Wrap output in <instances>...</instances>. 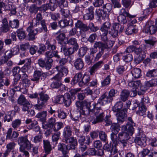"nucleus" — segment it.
<instances>
[{
    "label": "nucleus",
    "mask_w": 157,
    "mask_h": 157,
    "mask_svg": "<svg viewBox=\"0 0 157 157\" xmlns=\"http://www.w3.org/2000/svg\"><path fill=\"white\" fill-rule=\"evenodd\" d=\"M47 49L50 50L47 51L45 53L46 57L44 59L41 58L38 60V63L39 66L42 68H45L49 70L52 67L53 65V60L52 58L55 57L58 58H59V56L57 54L58 52L54 50L56 48V46L52 44L50 42L48 41L47 42Z\"/></svg>",
    "instance_id": "obj_1"
},
{
    "label": "nucleus",
    "mask_w": 157,
    "mask_h": 157,
    "mask_svg": "<svg viewBox=\"0 0 157 157\" xmlns=\"http://www.w3.org/2000/svg\"><path fill=\"white\" fill-rule=\"evenodd\" d=\"M99 99L98 100L97 102L96 103L94 101H89L85 100L84 103L86 105V106L94 113L96 116V118L92 122L93 124H95L97 123L102 122L104 120V111L101 109L100 106H103L99 103Z\"/></svg>",
    "instance_id": "obj_2"
},
{
    "label": "nucleus",
    "mask_w": 157,
    "mask_h": 157,
    "mask_svg": "<svg viewBox=\"0 0 157 157\" xmlns=\"http://www.w3.org/2000/svg\"><path fill=\"white\" fill-rule=\"evenodd\" d=\"M50 98L49 95L45 92H41L39 93V97L37 98V104L34 105L35 109L41 111L46 107V103Z\"/></svg>",
    "instance_id": "obj_3"
},
{
    "label": "nucleus",
    "mask_w": 157,
    "mask_h": 157,
    "mask_svg": "<svg viewBox=\"0 0 157 157\" xmlns=\"http://www.w3.org/2000/svg\"><path fill=\"white\" fill-rule=\"evenodd\" d=\"M117 92L116 90L111 89L109 92L108 96L107 95V93L105 92L100 97L98 103L104 105V104L111 102Z\"/></svg>",
    "instance_id": "obj_4"
},
{
    "label": "nucleus",
    "mask_w": 157,
    "mask_h": 157,
    "mask_svg": "<svg viewBox=\"0 0 157 157\" xmlns=\"http://www.w3.org/2000/svg\"><path fill=\"white\" fill-rule=\"evenodd\" d=\"M63 141L67 144H69L67 145V148L68 150H74L75 153L77 152V150L76 148L78 145V142L76 138L74 136H68L63 138Z\"/></svg>",
    "instance_id": "obj_5"
},
{
    "label": "nucleus",
    "mask_w": 157,
    "mask_h": 157,
    "mask_svg": "<svg viewBox=\"0 0 157 157\" xmlns=\"http://www.w3.org/2000/svg\"><path fill=\"white\" fill-rule=\"evenodd\" d=\"M141 85V82L140 80L136 81H131L128 84V87L132 88L130 96L132 97L135 96L137 92L139 95H141L143 93L139 92V87Z\"/></svg>",
    "instance_id": "obj_6"
},
{
    "label": "nucleus",
    "mask_w": 157,
    "mask_h": 157,
    "mask_svg": "<svg viewBox=\"0 0 157 157\" xmlns=\"http://www.w3.org/2000/svg\"><path fill=\"white\" fill-rule=\"evenodd\" d=\"M17 142L18 144L20 146V148L25 147L28 150L31 149L32 145L28 140L27 136L19 137Z\"/></svg>",
    "instance_id": "obj_7"
},
{
    "label": "nucleus",
    "mask_w": 157,
    "mask_h": 157,
    "mask_svg": "<svg viewBox=\"0 0 157 157\" xmlns=\"http://www.w3.org/2000/svg\"><path fill=\"white\" fill-rule=\"evenodd\" d=\"M144 30L145 33H149L151 34H154L157 30V21L155 23V25H154L153 21H148Z\"/></svg>",
    "instance_id": "obj_8"
},
{
    "label": "nucleus",
    "mask_w": 157,
    "mask_h": 157,
    "mask_svg": "<svg viewBox=\"0 0 157 157\" xmlns=\"http://www.w3.org/2000/svg\"><path fill=\"white\" fill-rule=\"evenodd\" d=\"M146 138L145 134L142 132L138 133L135 139V143L138 145L145 147L146 145Z\"/></svg>",
    "instance_id": "obj_9"
},
{
    "label": "nucleus",
    "mask_w": 157,
    "mask_h": 157,
    "mask_svg": "<svg viewBox=\"0 0 157 157\" xmlns=\"http://www.w3.org/2000/svg\"><path fill=\"white\" fill-rule=\"evenodd\" d=\"M129 138V134H128L126 132H123L119 133L117 138L123 147H125L127 145V141Z\"/></svg>",
    "instance_id": "obj_10"
},
{
    "label": "nucleus",
    "mask_w": 157,
    "mask_h": 157,
    "mask_svg": "<svg viewBox=\"0 0 157 157\" xmlns=\"http://www.w3.org/2000/svg\"><path fill=\"white\" fill-rule=\"evenodd\" d=\"M113 28L111 35L113 38H115L117 36L118 32L121 33L123 31L124 26L119 23H115L113 24Z\"/></svg>",
    "instance_id": "obj_11"
},
{
    "label": "nucleus",
    "mask_w": 157,
    "mask_h": 157,
    "mask_svg": "<svg viewBox=\"0 0 157 157\" xmlns=\"http://www.w3.org/2000/svg\"><path fill=\"white\" fill-rule=\"evenodd\" d=\"M110 23L109 22H105L104 23L101 28V35L102 39H107V35L108 34V30L110 27Z\"/></svg>",
    "instance_id": "obj_12"
},
{
    "label": "nucleus",
    "mask_w": 157,
    "mask_h": 157,
    "mask_svg": "<svg viewBox=\"0 0 157 157\" xmlns=\"http://www.w3.org/2000/svg\"><path fill=\"white\" fill-rule=\"evenodd\" d=\"M33 23H30V25L27 28V30L29 33L28 36L30 39H35L36 38V35L38 32V29L33 30Z\"/></svg>",
    "instance_id": "obj_13"
},
{
    "label": "nucleus",
    "mask_w": 157,
    "mask_h": 157,
    "mask_svg": "<svg viewBox=\"0 0 157 157\" xmlns=\"http://www.w3.org/2000/svg\"><path fill=\"white\" fill-rule=\"evenodd\" d=\"M141 157H157V152L146 148L144 149L140 153Z\"/></svg>",
    "instance_id": "obj_14"
},
{
    "label": "nucleus",
    "mask_w": 157,
    "mask_h": 157,
    "mask_svg": "<svg viewBox=\"0 0 157 157\" xmlns=\"http://www.w3.org/2000/svg\"><path fill=\"white\" fill-rule=\"evenodd\" d=\"M94 8L93 6H90L86 9V12L83 16L84 19L91 20L94 18Z\"/></svg>",
    "instance_id": "obj_15"
},
{
    "label": "nucleus",
    "mask_w": 157,
    "mask_h": 157,
    "mask_svg": "<svg viewBox=\"0 0 157 157\" xmlns=\"http://www.w3.org/2000/svg\"><path fill=\"white\" fill-rule=\"evenodd\" d=\"M103 64V61H99L95 63L92 67L90 68L89 72L90 75H94L95 72L101 68Z\"/></svg>",
    "instance_id": "obj_16"
},
{
    "label": "nucleus",
    "mask_w": 157,
    "mask_h": 157,
    "mask_svg": "<svg viewBox=\"0 0 157 157\" xmlns=\"http://www.w3.org/2000/svg\"><path fill=\"white\" fill-rule=\"evenodd\" d=\"M21 82H20L19 84L13 86V87L11 88L10 91L11 92L13 93V95L14 94L15 92L16 91H20L24 94L27 92L28 90L25 88H21Z\"/></svg>",
    "instance_id": "obj_17"
},
{
    "label": "nucleus",
    "mask_w": 157,
    "mask_h": 157,
    "mask_svg": "<svg viewBox=\"0 0 157 157\" xmlns=\"http://www.w3.org/2000/svg\"><path fill=\"white\" fill-rule=\"evenodd\" d=\"M56 120L55 118L51 117L49 119L48 122L46 121L42 123V126L43 128L46 129L47 128H52L55 125L56 122Z\"/></svg>",
    "instance_id": "obj_18"
},
{
    "label": "nucleus",
    "mask_w": 157,
    "mask_h": 157,
    "mask_svg": "<svg viewBox=\"0 0 157 157\" xmlns=\"http://www.w3.org/2000/svg\"><path fill=\"white\" fill-rule=\"evenodd\" d=\"M105 149L108 151L110 152L111 155H114L118 152V149L117 148L116 144H113L112 145L110 144H106L105 146Z\"/></svg>",
    "instance_id": "obj_19"
},
{
    "label": "nucleus",
    "mask_w": 157,
    "mask_h": 157,
    "mask_svg": "<svg viewBox=\"0 0 157 157\" xmlns=\"http://www.w3.org/2000/svg\"><path fill=\"white\" fill-rule=\"evenodd\" d=\"M125 111V109H123L116 114L117 120L119 123H122L124 121L125 118L127 116Z\"/></svg>",
    "instance_id": "obj_20"
},
{
    "label": "nucleus",
    "mask_w": 157,
    "mask_h": 157,
    "mask_svg": "<svg viewBox=\"0 0 157 157\" xmlns=\"http://www.w3.org/2000/svg\"><path fill=\"white\" fill-rule=\"evenodd\" d=\"M71 102V97L68 93H65L64 95L62 104H64L66 107L69 106Z\"/></svg>",
    "instance_id": "obj_21"
},
{
    "label": "nucleus",
    "mask_w": 157,
    "mask_h": 157,
    "mask_svg": "<svg viewBox=\"0 0 157 157\" xmlns=\"http://www.w3.org/2000/svg\"><path fill=\"white\" fill-rule=\"evenodd\" d=\"M2 23L1 27L0 28L1 31L4 33H6L9 31L10 28L6 18H4L2 20Z\"/></svg>",
    "instance_id": "obj_22"
},
{
    "label": "nucleus",
    "mask_w": 157,
    "mask_h": 157,
    "mask_svg": "<svg viewBox=\"0 0 157 157\" xmlns=\"http://www.w3.org/2000/svg\"><path fill=\"white\" fill-rule=\"evenodd\" d=\"M90 80V76L89 75L84 74L82 78L81 81L79 82L78 85L80 87L84 85H87Z\"/></svg>",
    "instance_id": "obj_23"
},
{
    "label": "nucleus",
    "mask_w": 157,
    "mask_h": 157,
    "mask_svg": "<svg viewBox=\"0 0 157 157\" xmlns=\"http://www.w3.org/2000/svg\"><path fill=\"white\" fill-rule=\"evenodd\" d=\"M73 20L72 19L68 20L64 19L61 20L59 22V24L61 28H63L68 26H72L73 24Z\"/></svg>",
    "instance_id": "obj_24"
},
{
    "label": "nucleus",
    "mask_w": 157,
    "mask_h": 157,
    "mask_svg": "<svg viewBox=\"0 0 157 157\" xmlns=\"http://www.w3.org/2000/svg\"><path fill=\"white\" fill-rule=\"evenodd\" d=\"M43 144L46 153L47 154H49L52 149L50 142L48 140H44Z\"/></svg>",
    "instance_id": "obj_25"
},
{
    "label": "nucleus",
    "mask_w": 157,
    "mask_h": 157,
    "mask_svg": "<svg viewBox=\"0 0 157 157\" xmlns=\"http://www.w3.org/2000/svg\"><path fill=\"white\" fill-rule=\"evenodd\" d=\"M131 92V91L127 90H123L120 95L121 100L124 102L127 100Z\"/></svg>",
    "instance_id": "obj_26"
},
{
    "label": "nucleus",
    "mask_w": 157,
    "mask_h": 157,
    "mask_svg": "<svg viewBox=\"0 0 157 157\" xmlns=\"http://www.w3.org/2000/svg\"><path fill=\"white\" fill-rule=\"evenodd\" d=\"M72 128L70 126L67 125L64 127L63 132V135L64 138L70 136L72 135Z\"/></svg>",
    "instance_id": "obj_27"
},
{
    "label": "nucleus",
    "mask_w": 157,
    "mask_h": 157,
    "mask_svg": "<svg viewBox=\"0 0 157 157\" xmlns=\"http://www.w3.org/2000/svg\"><path fill=\"white\" fill-rule=\"evenodd\" d=\"M74 65L76 69L81 70L83 68L84 63L82 59L79 58L75 60L74 63Z\"/></svg>",
    "instance_id": "obj_28"
},
{
    "label": "nucleus",
    "mask_w": 157,
    "mask_h": 157,
    "mask_svg": "<svg viewBox=\"0 0 157 157\" xmlns=\"http://www.w3.org/2000/svg\"><path fill=\"white\" fill-rule=\"evenodd\" d=\"M42 74V71L37 70L35 71L34 73L33 78L31 80L35 82L36 83H38Z\"/></svg>",
    "instance_id": "obj_29"
},
{
    "label": "nucleus",
    "mask_w": 157,
    "mask_h": 157,
    "mask_svg": "<svg viewBox=\"0 0 157 157\" xmlns=\"http://www.w3.org/2000/svg\"><path fill=\"white\" fill-rule=\"evenodd\" d=\"M147 110V108L144 105H141L139 107V110L136 111V113L139 115L144 117L146 115Z\"/></svg>",
    "instance_id": "obj_30"
},
{
    "label": "nucleus",
    "mask_w": 157,
    "mask_h": 157,
    "mask_svg": "<svg viewBox=\"0 0 157 157\" xmlns=\"http://www.w3.org/2000/svg\"><path fill=\"white\" fill-rule=\"evenodd\" d=\"M82 74L81 72L76 74L71 81V84L75 85L78 82H79L80 81H81L82 77Z\"/></svg>",
    "instance_id": "obj_31"
},
{
    "label": "nucleus",
    "mask_w": 157,
    "mask_h": 157,
    "mask_svg": "<svg viewBox=\"0 0 157 157\" xmlns=\"http://www.w3.org/2000/svg\"><path fill=\"white\" fill-rule=\"evenodd\" d=\"M81 114V113L79 111H74L71 113V118L74 121H77L80 118Z\"/></svg>",
    "instance_id": "obj_32"
},
{
    "label": "nucleus",
    "mask_w": 157,
    "mask_h": 157,
    "mask_svg": "<svg viewBox=\"0 0 157 157\" xmlns=\"http://www.w3.org/2000/svg\"><path fill=\"white\" fill-rule=\"evenodd\" d=\"M55 68L58 71L61 75H62V76L65 75H66L68 73V70L67 68L62 66H56Z\"/></svg>",
    "instance_id": "obj_33"
},
{
    "label": "nucleus",
    "mask_w": 157,
    "mask_h": 157,
    "mask_svg": "<svg viewBox=\"0 0 157 157\" xmlns=\"http://www.w3.org/2000/svg\"><path fill=\"white\" fill-rule=\"evenodd\" d=\"M47 112L46 111H44L39 113L36 115V117L39 119L43 123L45 122L46 120Z\"/></svg>",
    "instance_id": "obj_34"
},
{
    "label": "nucleus",
    "mask_w": 157,
    "mask_h": 157,
    "mask_svg": "<svg viewBox=\"0 0 157 157\" xmlns=\"http://www.w3.org/2000/svg\"><path fill=\"white\" fill-rule=\"evenodd\" d=\"M21 80L23 84L25 86H29L30 84V81L28 79V75L26 73H23L21 77Z\"/></svg>",
    "instance_id": "obj_35"
},
{
    "label": "nucleus",
    "mask_w": 157,
    "mask_h": 157,
    "mask_svg": "<svg viewBox=\"0 0 157 157\" xmlns=\"http://www.w3.org/2000/svg\"><path fill=\"white\" fill-rule=\"evenodd\" d=\"M127 66L125 63H121L116 68L117 72L119 74H122L126 70Z\"/></svg>",
    "instance_id": "obj_36"
},
{
    "label": "nucleus",
    "mask_w": 157,
    "mask_h": 157,
    "mask_svg": "<svg viewBox=\"0 0 157 157\" xmlns=\"http://www.w3.org/2000/svg\"><path fill=\"white\" fill-rule=\"evenodd\" d=\"M61 9L60 12L62 16L65 18H71L72 17L71 14L69 10L68 9Z\"/></svg>",
    "instance_id": "obj_37"
},
{
    "label": "nucleus",
    "mask_w": 157,
    "mask_h": 157,
    "mask_svg": "<svg viewBox=\"0 0 157 157\" xmlns=\"http://www.w3.org/2000/svg\"><path fill=\"white\" fill-rule=\"evenodd\" d=\"M22 105V111L28 112L29 111V109L32 107L33 105L31 103L28 101Z\"/></svg>",
    "instance_id": "obj_38"
},
{
    "label": "nucleus",
    "mask_w": 157,
    "mask_h": 157,
    "mask_svg": "<svg viewBox=\"0 0 157 157\" xmlns=\"http://www.w3.org/2000/svg\"><path fill=\"white\" fill-rule=\"evenodd\" d=\"M110 129L112 133H118L120 130V125L116 123L112 124L110 127Z\"/></svg>",
    "instance_id": "obj_39"
},
{
    "label": "nucleus",
    "mask_w": 157,
    "mask_h": 157,
    "mask_svg": "<svg viewBox=\"0 0 157 157\" xmlns=\"http://www.w3.org/2000/svg\"><path fill=\"white\" fill-rule=\"evenodd\" d=\"M132 73L133 77L135 78H138L141 76V70L137 68H134L132 71Z\"/></svg>",
    "instance_id": "obj_40"
},
{
    "label": "nucleus",
    "mask_w": 157,
    "mask_h": 157,
    "mask_svg": "<svg viewBox=\"0 0 157 157\" xmlns=\"http://www.w3.org/2000/svg\"><path fill=\"white\" fill-rule=\"evenodd\" d=\"M132 125L126 124V125L124 126L123 128L126 131L128 134H129V135H132L134 131V128Z\"/></svg>",
    "instance_id": "obj_41"
},
{
    "label": "nucleus",
    "mask_w": 157,
    "mask_h": 157,
    "mask_svg": "<svg viewBox=\"0 0 157 157\" xmlns=\"http://www.w3.org/2000/svg\"><path fill=\"white\" fill-rule=\"evenodd\" d=\"M62 50L63 51L66 56H68L73 54L75 51L74 48H70L66 49L65 47L62 48Z\"/></svg>",
    "instance_id": "obj_42"
},
{
    "label": "nucleus",
    "mask_w": 157,
    "mask_h": 157,
    "mask_svg": "<svg viewBox=\"0 0 157 157\" xmlns=\"http://www.w3.org/2000/svg\"><path fill=\"white\" fill-rule=\"evenodd\" d=\"M137 32V29L133 25H130L128 26L125 33L127 34H131L133 33H136Z\"/></svg>",
    "instance_id": "obj_43"
},
{
    "label": "nucleus",
    "mask_w": 157,
    "mask_h": 157,
    "mask_svg": "<svg viewBox=\"0 0 157 157\" xmlns=\"http://www.w3.org/2000/svg\"><path fill=\"white\" fill-rule=\"evenodd\" d=\"M123 106L122 102L119 101L117 102L115 105L113 107L112 110L114 112H120Z\"/></svg>",
    "instance_id": "obj_44"
},
{
    "label": "nucleus",
    "mask_w": 157,
    "mask_h": 157,
    "mask_svg": "<svg viewBox=\"0 0 157 157\" xmlns=\"http://www.w3.org/2000/svg\"><path fill=\"white\" fill-rule=\"evenodd\" d=\"M146 76L149 78L154 77L157 76V69H153L149 70L147 72Z\"/></svg>",
    "instance_id": "obj_45"
},
{
    "label": "nucleus",
    "mask_w": 157,
    "mask_h": 157,
    "mask_svg": "<svg viewBox=\"0 0 157 157\" xmlns=\"http://www.w3.org/2000/svg\"><path fill=\"white\" fill-rule=\"evenodd\" d=\"M39 9L35 4H32L28 7L29 11L31 13L36 14Z\"/></svg>",
    "instance_id": "obj_46"
},
{
    "label": "nucleus",
    "mask_w": 157,
    "mask_h": 157,
    "mask_svg": "<svg viewBox=\"0 0 157 157\" xmlns=\"http://www.w3.org/2000/svg\"><path fill=\"white\" fill-rule=\"evenodd\" d=\"M119 15L126 16L127 17L130 18H133L135 17L134 16L130 15L127 12L124 8H122L120 10Z\"/></svg>",
    "instance_id": "obj_47"
},
{
    "label": "nucleus",
    "mask_w": 157,
    "mask_h": 157,
    "mask_svg": "<svg viewBox=\"0 0 157 157\" xmlns=\"http://www.w3.org/2000/svg\"><path fill=\"white\" fill-rule=\"evenodd\" d=\"M21 123V120L20 119H17L12 122L11 125L14 129L16 130L17 128L20 127Z\"/></svg>",
    "instance_id": "obj_48"
},
{
    "label": "nucleus",
    "mask_w": 157,
    "mask_h": 157,
    "mask_svg": "<svg viewBox=\"0 0 157 157\" xmlns=\"http://www.w3.org/2000/svg\"><path fill=\"white\" fill-rule=\"evenodd\" d=\"M59 6L61 9L66 8L68 6V2L66 0H60L58 2Z\"/></svg>",
    "instance_id": "obj_49"
},
{
    "label": "nucleus",
    "mask_w": 157,
    "mask_h": 157,
    "mask_svg": "<svg viewBox=\"0 0 157 157\" xmlns=\"http://www.w3.org/2000/svg\"><path fill=\"white\" fill-rule=\"evenodd\" d=\"M17 36L20 39H24L26 37V35L23 29H19L17 30Z\"/></svg>",
    "instance_id": "obj_50"
},
{
    "label": "nucleus",
    "mask_w": 157,
    "mask_h": 157,
    "mask_svg": "<svg viewBox=\"0 0 157 157\" xmlns=\"http://www.w3.org/2000/svg\"><path fill=\"white\" fill-rule=\"evenodd\" d=\"M147 85L149 87L155 86L157 85V78H155L149 81H146Z\"/></svg>",
    "instance_id": "obj_51"
},
{
    "label": "nucleus",
    "mask_w": 157,
    "mask_h": 157,
    "mask_svg": "<svg viewBox=\"0 0 157 157\" xmlns=\"http://www.w3.org/2000/svg\"><path fill=\"white\" fill-rule=\"evenodd\" d=\"M10 26L12 28H17L18 27L19 21L18 20H14L10 21L9 22Z\"/></svg>",
    "instance_id": "obj_52"
},
{
    "label": "nucleus",
    "mask_w": 157,
    "mask_h": 157,
    "mask_svg": "<svg viewBox=\"0 0 157 157\" xmlns=\"http://www.w3.org/2000/svg\"><path fill=\"white\" fill-rule=\"evenodd\" d=\"M60 132H55L52 136V141L57 142L60 138Z\"/></svg>",
    "instance_id": "obj_53"
},
{
    "label": "nucleus",
    "mask_w": 157,
    "mask_h": 157,
    "mask_svg": "<svg viewBox=\"0 0 157 157\" xmlns=\"http://www.w3.org/2000/svg\"><path fill=\"white\" fill-rule=\"evenodd\" d=\"M62 85L61 82L54 81L51 84V87L53 89L58 88Z\"/></svg>",
    "instance_id": "obj_54"
},
{
    "label": "nucleus",
    "mask_w": 157,
    "mask_h": 157,
    "mask_svg": "<svg viewBox=\"0 0 157 157\" xmlns=\"http://www.w3.org/2000/svg\"><path fill=\"white\" fill-rule=\"evenodd\" d=\"M63 124L61 122H58L56 123L53 128L54 132H58V131L63 128Z\"/></svg>",
    "instance_id": "obj_55"
},
{
    "label": "nucleus",
    "mask_w": 157,
    "mask_h": 157,
    "mask_svg": "<svg viewBox=\"0 0 157 157\" xmlns=\"http://www.w3.org/2000/svg\"><path fill=\"white\" fill-rule=\"evenodd\" d=\"M145 57V55L144 54L138 55L134 59V61L136 63H139L144 60Z\"/></svg>",
    "instance_id": "obj_56"
},
{
    "label": "nucleus",
    "mask_w": 157,
    "mask_h": 157,
    "mask_svg": "<svg viewBox=\"0 0 157 157\" xmlns=\"http://www.w3.org/2000/svg\"><path fill=\"white\" fill-rule=\"evenodd\" d=\"M81 110L80 112L81 113L86 116L89 115L90 114V112H92V111L86 106L83 107Z\"/></svg>",
    "instance_id": "obj_57"
},
{
    "label": "nucleus",
    "mask_w": 157,
    "mask_h": 157,
    "mask_svg": "<svg viewBox=\"0 0 157 157\" xmlns=\"http://www.w3.org/2000/svg\"><path fill=\"white\" fill-rule=\"evenodd\" d=\"M89 29L93 32H95L99 29V28L97 26L95 25L92 22H90L88 25Z\"/></svg>",
    "instance_id": "obj_58"
},
{
    "label": "nucleus",
    "mask_w": 157,
    "mask_h": 157,
    "mask_svg": "<svg viewBox=\"0 0 157 157\" xmlns=\"http://www.w3.org/2000/svg\"><path fill=\"white\" fill-rule=\"evenodd\" d=\"M105 44L99 42H95L94 45V46L95 48H98L103 51H104V49H105Z\"/></svg>",
    "instance_id": "obj_59"
},
{
    "label": "nucleus",
    "mask_w": 157,
    "mask_h": 157,
    "mask_svg": "<svg viewBox=\"0 0 157 157\" xmlns=\"http://www.w3.org/2000/svg\"><path fill=\"white\" fill-rule=\"evenodd\" d=\"M133 58L132 55L130 54H128L123 57V59L125 62H128L132 61Z\"/></svg>",
    "instance_id": "obj_60"
},
{
    "label": "nucleus",
    "mask_w": 157,
    "mask_h": 157,
    "mask_svg": "<svg viewBox=\"0 0 157 157\" xmlns=\"http://www.w3.org/2000/svg\"><path fill=\"white\" fill-rule=\"evenodd\" d=\"M28 101L23 95H21L18 99L17 102L18 104L22 105Z\"/></svg>",
    "instance_id": "obj_61"
},
{
    "label": "nucleus",
    "mask_w": 157,
    "mask_h": 157,
    "mask_svg": "<svg viewBox=\"0 0 157 157\" xmlns=\"http://www.w3.org/2000/svg\"><path fill=\"white\" fill-rule=\"evenodd\" d=\"M43 136L41 134H39L35 136L33 138V142L34 143H39L42 141Z\"/></svg>",
    "instance_id": "obj_62"
},
{
    "label": "nucleus",
    "mask_w": 157,
    "mask_h": 157,
    "mask_svg": "<svg viewBox=\"0 0 157 157\" xmlns=\"http://www.w3.org/2000/svg\"><path fill=\"white\" fill-rule=\"evenodd\" d=\"M99 135L101 140L105 142L107 140V135L104 132L100 131L99 132Z\"/></svg>",
    "instance_id": "obj_63"
},
{
    "label": "nucleus",
    "mask_w": 157,
    "mask_h": 157,
    "mask_svg": "<svg viewBox=\"0 0 157 157\" xmlns=\"http://www.w3.org/2000/svg\"><path fill=\"white\" fill-rule=\"evenodd\" d=\"M113 8H120L121 7V3L117 0H111Z\"/></svg>",
    "instance_id": "obj_64"
}]
</instances>
